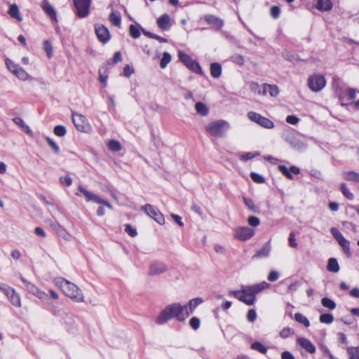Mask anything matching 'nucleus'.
Masks as SVG:
<instances>
[{"label":"nucleus","instance_id":"nucleus-40","mask_svg":"<svg viewBox=\"0 0 359 359\" xmlns=\"http://www.w3.org/2000/svg\"><path fill=\"white\" fill-rule=\"evenodd\" d=\"M340 189L343 194V195L348 200H353L354 198V195L351 192V191L347 187L345 183H341L340 185Z\"/></svg>","mask_w":359,"mask_h":359},{"label":"nucleus","instance_id":"nucleus-6","mask_svg":"<svg viewBox=\"0 0 359 359\" xmlns=\"http://www.w3.org/2000/svg\"><path fill=\"white\" fill-rule=\"evenodd\" d=\"M79 189L80 192L85 196L86 201L93 202L96 204L104 205L105 207L108 208L110 210L113 208L111 203H109L104 198H102L100 196L97 195L91 191H89L82 187H79Z\"/></svg>","mask_w":359,"mask_h":359},{"label":"nucleus","instance_id":"nucleus-63","mask_svg":"<svg viewBox=\"0 0 359 359\" xmlns=\"http://www.w3.org/2000/svg\"><path fill=\"white\" fill-rule=\"evenodd\" d=\"M134 73V69L130 65H126L123 68V75L126 77H130Z\"/></svg>","mask_w":359,"mask_h":359},{"label":"nucleus","instance_id":"nucleus-38","mask_svg":"<svg viewBox=\"0 0 359 359\" xmlns=\"http://www.w3.org/2000/svg\"><path fill=\"white\" fill-rule=\"evenodd\" d=\"M294 334V330L292 328H290L289 327L283 328L279 332V336L282 339H287L290 337L293 336Z\"/></svg>","mask_w":359,"mask_h":359},{"label":"nucleus","instance_id":"nucleus-60","mask_svg":"<svg viewBox=\"0 0 359 359\" xmlns=\"http://www.w3.org/2000/svg\"><path fill=\"white\" fill-rule=\"evenodd\" d=\"M279 278V273L276 271H271L267 277V279L270 282H274L277 280Z\"/></svg>","mask_w":359,"mask_h":359},{"label":"nucleus","instance_id":"nucleus-21","mask_svg":"<svg viewBox=\"0 0 359 359\" xmlns=\"http://www.w3.org/2000/svg\"><path fill=\"white\" fill-rule=\"evenodd\" d=\"M297 343L308 353L312 354L316 352V347L314 344L308 339L300 337L297 339Z\"/></svg>","mask_w":359,"mask_h":359},{"label":"nucleus","instance_id":"nucleus-48","mask_svg":"<svg viewBox=\"0 0 359 359\" xmlns=\"http://www.w3.org/2000/svg\"><path fill=\"white\" fill-rule=\"evenodd\" d=\"M108 147L111 151H118L121 149V145L120 142L114 140L109 142Z\"/></svg>","mask_w":359,"mask_h":359},{"label":"nucleus","instance_id":"nucleus-47","mask_svg":"<svg viewBox=\"0 0 359 359\" xmlns=\"http://www.w3.org/2000/svg\"><path fill=\"white\" fill-rule=\"evenodd\" d=\"M53 133L58 137H64L67 133V130L64 126L58 125L54 128Z\"/></svg>","mask_w":359,"mask_h":359},{"label":"nucleus","instance_id":"nucleus-42","mask_svg":"<svg viewBox=\"0 0 359 359\" xmlns=\"http://www.w3.org/2000/svg\"><path fill=\"white\" fill-rule=\"evenodd\" d=\"M170 61H171L170 54L168 53V52H164L163 53V56H162V58L160 62V67L162 69L165 68L167 67V65H168V63H170Z\"/></svg>","mask_w":359,"mask_h":359},{"label":"nucleus","instance_id":"nucleus-50","mask_svg":"<svg viewBox=\"0 0 359 359\" xmlns=\"http://www.w3.org/2000/svg\"><path fill=\"white\" fill-rule=\"evenodd\" d=\"M178 57L179 60L185 65L187 64L189 60H191V57L184 52L179 50L178 51Z\"/></svg>","mask_w":359,"mask_h":359},{"label":"nucleus","instance_id":"nucleus-53","mask_svg":"<svg viewBox=\"0 0 359 359\" xmlns=\"http://www.w3.org/2000/svg\"><path fill=\"white\" fill-rule=\"evenodd\" d=\"M46 140L48 145L53 149L54 152L56 153V154L59 153V151H60L59 147L55 142V141L52 138H50L49 137H46Z\"/></svg>","mask_w":359,"mask_h":359},{"label":"nucleus","instance_id":"nucleus-18","mask_svg":"<svg viewBox=\"0 0 359 359\" xmlns=\"http://www.w3.org/2000/svg\"><path fill=\"white\" fill-rule=\"evenodd\" d=\"M69 299L74 302H83L84 297L82 291L74 283L69 281Z\"/></svg>","mask_w":359,"mask_h":359},{"label":"nucleus","instance_id":"nucleus-30","mask_svg":"<svg viewBox=\"0 0 359 359\" xmlns=\"http://www.w3.org/2000/svg\"><path fill=\"white\" fill-rule=\"evenodd\" d=\"M327 269L330 272L337 273L339 271V265L337 259L330 258L327 266Z\"/></svg>","mask_w":359,"mask_h":359},{"label":"nucleus","instance_id":"nucleus-33","mask_svg":"<svg viewBox=\"0 0 359 359\" xmlns=\"http://www.w3.org/2000/svg\"><path fill=\"white\" fill-rule=\"evenodd\" d=\"M140 30H142V32H145L143 30L140 26V24H131L130 27V33L132 37L137 39L140 36Z\"/></svg>","mask_w":359,"mask_h":359},{"label":"nucleus","instance_id":"nucleus-61","mask_svg":"<svg viewBox=\"0 0 359 359\" xmlns=\"http://www.w3.org/2000/svg\"><path fill=\"white\" fill-rule=\"evenodd\" d=\"M231 60L238 65H243L244 63V58L243 56L240 55H234L232 56L231 57Z\"/></svg>","mask_w":359,"mask_h":359},{"label":"nucleus","instance_id":"nucleus-9","mask_svg":"<svg viewBox=\"0 0 359 359\" xmlns=\"http://www.w3.org/2000/svg\"><path fill=\"white\" fill-rule=\"evenodd\" d=\"M141 209L151 218L154 219L158 224L163 225L165 224V218L163 214L159 211V210L150 205L147 204L141 207Z\"/></svg>","mask_w":359,"mask_h":359},{"label":"nucleus","instance_id":"nucleus-27","mask_svg":"<svg viewBox=\"0 0 359 359\" xmlns=\"http://www.w3.org/2000/svg\"><path fill=\"white\" fill-rule=\"evenodd\" d=\"M202 302H203V299L201 298L198 297V298L192 299L189 302L187 305L184 306H187V309H185V311H188L189 313V315H190L194 312L195 309L198 305L202 304Z\"/></svg>","mask_w":359,"mask_h":359},{"label":"nucleus","instance_id":"nucleus-32","mask_svg":"<svg viewBox=\"0 0 359 359\" xmlns=\"http://www.w3.org/2000/svg\"><path fill=\"white\" fill-rule=\"evenodd\" d=\"M250 287H251L252 291L255 292V294H257V293L262 291L263 290L269 288L270 287V284L265 281H262L259 283H257V284H255L253 285H250Z\"/></svg>","mask_w":359,"mask_h":359},{"label":"nucleus","instance_id":"nucleus-49","mask_svg":"<svg viewBox=\"0 0 359 359\" xmlns=\"http://www.w3.org/2000/svg\"><path fill=\"white\" fill-rule=\"evenodd\" d=\"M178 57L179 60L185 65L187 64L189 60H191V57L184 52L179 50L178 51Z\"/></svg>","mask_w":359,"mask_h":359},{"label":"nucleus","instance_id":"nucleus-17","mask_svg":"<svg viewBox=\"0 0 359 359\" xmlns=\"http://www.w3.org/2000/svg\"><path fill=\"white\" fill-rule=\"evenodd\" d=\"M95 31L98 40L102 43H106L110 39V33L107 27L103 24H96Z\"/></svg>","mask_w":359,"mask_h":359},{"label":"nucleus","instance_id":"nucleus-35","mask_svg":"<svg viewBox=\"0 0 359 359\" xmlns=\"http://www.w3.org/2000/svg\"><path fill=\"white\" fill-rule=\"evenodd\" d=\"M43 49L46 52L48 58L50 59L53 56V46L49 40H44L43 42Z\"/></svg>","mask_w":359,"mask_h":359},{"label":"nucleus","instance_id":"nucleus-59","mask_svg":"<svg viewBox=\"0 0 359 359\" xmlns=\"http://www.w3.org/2000/svg\"><path fill=\"white\" fill-rule=\"evenodd\" d=\"M257 318V313L255 309H250L247 314V319L249 322H254Z\"/></svg>","mask_w":359,"mask_h":359},{"label":"nucleus","instance_id":"nucleus-41","mask_svg":"<svg viewBox=\"0 0 359 359\" xmlns=\"http://www.w3.org/2000/svg\"><path fill=\"white\" fill-rule=\"evenodd\" d=\"M322 305L330 310H333L336 308L335 302L330 298L324 297L321 300Z\"/></svg>","mask_w":359,"mask_h":359},{"label":"nucleus","instance_id":"nucleus-8","mask_svg":"<svg viewBox=\"0 0 359 359\" xmlns=\"http://www.w3.org/2000/svg\"><path fill=\"white\" fill-rule=\"evenodd\" d=\"M330 233L332 236L337 241L339 245L343 249L344 252L348 257H350L351 256L350 242L344 237L342 233L336 227H332L330 229Z\"/></svg>","mask_w":359,"mask_h":359},{"label":"nucleus","instance_id":"nucleus-10","mask_svg":"<svg viewBox=\"0 0 359 359\" xmlns=\"http://www.w3.org/2000/svg\"><path fill=\"white\" fill-rule=\"evenodd\" d=\"M255 233V230L248 226H238L233 229V237L241 241H248Z\"/></svg>","mask_w":359,"mask_h":359},{"label":"nucleus","instance_id":"nucleus-44","mask_svg":"<svg viewBox=\"0 0 359 359\" xmlns=\"http://www.w3.org/2000/svg\"><path fill=\"white\" fill-rule=\"evenodd\" d=\"M319 320L322 323L330 325L333 323L334 317L331 313H324L320 315Z\"/></svg>","mask_w":359,"mask_h":359},{"label":"nucleus","instance_id":"nucleus-43","mask_svg":"<svg viewBox=\"0 0 359 359\" xmlns=\"http://www.w3.org/2000/svg\"><path fill=\"white\" fill-rule=\"evenodd\" d=\"M110 22H121V15L118 11H112L109 15Z\"/></svg>","mask_w":359,"mask_h":359},{"label":"nucleus","instance_id":"nucleus-29","mask_svg":"<svg viewBox=\"0 0 359 359\" xmlns=\"http://www.w3.org/2000/svg\"><path fill=\"white\" fill-rule=\"evenodd\" d=\"M195 110L196 112L202 116H206L209 114V109L203 102H198L195 104Z\"/></svg>","mask_w":359,"mask_h":359},{"label":"nucleus","instance_id":"nucleus-1","mask_svg":"<svg viewBox=\"0 0 359 359\" xmlns=\"http://www.w3.org/2000/svg\"><path fill=\"white\" fill-rule=\"evenodd\" d=\"M185 309H187V306H183L180 303L170 304L161 311L156 322L158 325H163L173 318L183 322L189 316V311Z\"/></svg>","mask_w":359,"mask_h":359},{"label":"nucleus","instance_id":"nucleus-58","mask_svg":"<svg viewBox=\"0 0 359 359\" xmlns=\"http://www.w3.org/2000/svg\"><path fill=\"white\" fill-rule=\"evenodd\" d=\"M204 20L205 21V22H208V23L222 22V20H220L219 18H217V17H215V15H205Z\"/></svg>","mask_w":359,"mask_h":359},{"label":"nucleus","instance_id":"nucleus-24","mask_svg":"<svg viewBox=\"0 0 359 359\" xmlns=\"http://www.w3.org/2000/svg\"><path fill=\"white\" fill-rule=\"evenodd\" d=\"M185 66L189 69H190L191 71H192L196 74H198L200 75L203 74V72L202 68H201V65H199V63L198 62H196V60H194L193 59L189 60V62L187 64H186Z\"/></svg>","mask_w":359,"mask_h":359},{"label":"nucleus","instance_id":"nucleus-51","mask_svg":"<svg viewBox=\"0 0 359 359\" xmlns=\"http://www.w3.org/2000/svg\"><path fill=\"white\" fill-rule=\"evenodd\" d=\"M201 325V321L198 318L192 317L189 320V325L194 330H196L199 328Z\"/></svg>","mask_w":359,"mask_h":359},{"label":"nucleus","instance_id":"nucleus-5","mask_svg":"<svg viewBox=\"0 0 359 359\" xmlns=\"http://www.w3.org/2000/svg\"><path fill=\"white\" fill-rule=\"evenodd\" d=\"M327 81L325 76L320 74H313L308 78L307 86L314 93L322 90L326 86Z\"/></svg>","mask_w":359,"mask_h":359},{"label":"nucleus","instance_id":"nucleus-57","mask_svg":"<svg viewBox=\"0 0 359 359\" xmlns=\"http://www.w3.org/2000/svg\"><path fill=\"white\" fill-rule=\"evenodd\" d=\"M286 122L291 125H296L299 123V118L294 115H289L286 117Z\"/></svg>","mask_w":359,"mask_h":359},{"label":"nucleus","instance_id":"nucleus-46","mask_svg":"<svg viewBox=\"0 0 359 359\" xmlns=\"http://www.w3.org/2000/svg\"><path fill=\"white\" fill-rule=\"evenodd\" d=\"M270 251H271L270 246L268 245H266L257 252L255 256L258 257H266L269 256Z\"/></svg>","mask_w":359,"mask_h":359},{"label":"nucleus","instance_id":"nucleus-25","mask_svg":"<svg viewBox=\"0 0 359 359\" xmlns=\"http://www.w3.org/2000/svg\"><path fill=\"white\" fill-rule=\"evenodd\" d=\"M315 6L320 11H329L332 8L330 0H315Z\"/></svg>","mask_w":359,"mask_h":359},{"label":"nucleus","instance_id":"nucleus-37","mask_svg":"<svg viewBox=\"0 0 359 359\" xmlns=\"http://www.w3.org/2000/svg\"><path fill=\"white\" fill-rule=\"evenodd\" d=\"M294 320L297 322L303 324L306 327L310 326V322L308 318L300 313H297L294 314Z\"/></svg>","mask_w":359,"mask_h":359},{"label":"nucleus","instance_id":"nucleus-15","mask_svg":"<svg viewBox=\"0 0 359 359\" xmlns=\"http://www.w3.org/2000/svg\"><path fill=\"white\" fill-rule=\"evenodd\" d=\"M285 140L290 144V146L296 150L302 151L306 148L307 144L297 138L292 133L284 134Z\"/></svg>","mask_w":359,"mask_h":359},{"label":"nucleus","instance_id":"nucleus-2","mask_svg":"<svg viewBox=\"0 0 359 359\" xmlns=\"http://www.w3.org/2000/svg\"><path fill=\"white\" fill-rule=\"evenodd\" d=\"M333 86L342 105L348 104L356 97L355 89L346 87L338 78L334 79Z\"/></svg>","mask_w":359,"mask_h":359},{"label":"nucleus","instance_id":"nucleus-16","mask_svg":"<svg viewBox=\"0 0 359 359\" xmlns=\"http://www.w3.org/2000/svg\"><path fill=\"white\" fill-rule=\"evenodd\" d=\"M0 290H1L5 294V295L7 297V298L9 299V301L13 306L17 307L21 306L20 295L18 293H16L15 290L13 288L11 287H0Z\"/></svg>","mask_w":359,"mask_h":359},{"label":"nucleus","instance_id":"nucleus-31","mask_svg":"<svg viewBox=\"0 0 359 359\" xmlns=\"http://www.w3.org/2000/svg\"><path fill=\"white\" fill-rule=\"evenodd\" d=\"M13 121L16 125L19 126L25 133L29 135L32 134V132L29 127L24 122V121L20 117H15L13 119Z\"/></svg>","mask_w":359,"mask_h":359},{"label":"nucleus","instance_id":"nucleus-22","mask_svg":"<svg viewBox=\"0 0 359 359\" xmlns=\"http://www.w3.org/2000/svg\"><path fill=\"white\" fill-rule=\"evenodd\" d=\"M42 8L44 12L48 15L52 20L57 21V15L53 7L50 4L48 0H43L42 2Z\"/></svg>","mask_w":359,"mask_h":359},{"label":"nucleus","instance_id":"nucleus-55","mask_svg":"<svg viewBox=\"0 0 359 359\" xmlns=\"http://www.w3.org/2000/svg\"><path fill=\"white\" fill-rule=\"evenodd\" d=\"M250 177L256 183L264 182V177L257 172H251Z\"/></svg>","mask_w":359,"mask_h":359},{"label":"nucleus","instance_id":"nucleus-26","mask_svg":"<svg viewBox=\"0 0 359 359\" xmlns=\"http://www.w3.org/2000/svg\"><path fill=\"white\" fill-rule=\"evenodd\" d=\"M210 75L214 79H218L222 74V65L218 62H213L210 65Z\"/></svg>","mask_w":359,"mask_h":359},{"label":"nucleus","instance_id":"nucleus-14","mask_svg":"<svg viewBox=\"0 0 359 359\" xmlns=\"http://www.w3.org/2000/svg\"><path fill=\"white\" fill-rule=\"evenodd\" d=\"M20 279L22 281V283L25 284V286L27 290L29 293L35 295L36 297H37L38 298H39L41 299H46L48 295L46 292L39 290L34 284L28 281L25 278H23L22 276H20Z\"/></svg>","mask_w":359,"mask_h":359},{"label":"nucleus","instance_id":"nucleus-11","mask_svg":"<svg viewBox=\"0 0 359 359\" xmlns=\"http://www.w3.org/2000/svg\"><path fill=\"white\" fill-rule=\"evenodd\" d=\"M5 62L7 69L19 79L25 81L28 79V74L18 64L8 58Z\"/></svg>","mask_w":359,"mask_h":359},{"label":"nucleus","instance_id":"nucleus-12","mask_svg":"<svg viewBox=\"0 0 359 359\" xmlns=\"http://www.w3.org/2000/svg\"><path fill=\"white\" fill-rule=\"evenodd\" d=\"M92 0H74L75 13L79 18L86 17L89 14Z\"/></svg>","mask_w":359,"mask_h":359},{"label":"nucleus","instance_id":"nucleus-4","mask_svg":"<svg viewBox=\"0 0 359 359\" xmlns=\"http://www.w3.org/2000/svg\"><path fill=\"white\" fill-rule=\"evenodd\" d=\"M229 128V123L224 120L215 121L205 126V130L208 134L220 137H224Z\"/></svg>","mask_w":359,"mask_h":359},{"label":"nucleus","instance_id":"nucleus-64","mask_svg":"<svg viewBox=\"0 0 359 359\" xmlns=\"http://www.w3.org/2000/svg\"><path fill=\"white\" fill-rule=\"evenodd\" d=\"M280 8L274 6L271 8L270 13L273 18H277L280 15Z\"/></svg>","mask_w":359,"mask_h":359},{"label":"nucleus","instance_id":"nucleus-3","mask_svg":"<svg viewBox=\"0 0 359 359\" xmlns=\"http://www.w3.org/2000/svg\"><path fill=\"white\" fill-rule=\"evenodd\" d=\"M228 294L238 299L248 306L253 305L256 300V294L249 285L242 286L240 290H231Z\"/></svg>","mask_w":359,"mask_h":359},{"label":"nucleus","instance_id":"nucleus-45","mask_svg":"<svg viewBox=\"0 0 359 359\" xmlns=\"http://www.w3.org/2000/svg\"><path fill=\"white\" fill-rule=\"evenodd\" d=\"M243 202L252 212H256L257 211V207L255 205L254 201L251 198L243 197Z\"/></svg>","mask_w":359,"mask_h":359},{"label":"nucleus","instance_id":"nucleus-20","mask_svg":"<svg viewBox=\"0 0 359 359\" xmlns=\"http://www.w3.org/2000/svg\"><path fill=\"white\" fill-rule=\"evenodd\" d=\"M279 170L285 175L288 179L292 180L293 178L292 174L298 175L300 172V169L294 165L291 166L289 169L283 165L278 166Z\"/></svg>","mask_w":359,"mask_h":359},{"label":"nucleus","instance_id":"nucleus-7","mask_svg":"<svg viewBox=\"0 0 359 359\" xmlns=\"http://www.w3.org/2000/svg\"><path fill=\"white\" fill-rule=\"evenodd\" d=\"M247 116L251 121L264 128L272 129L274 128V124L272 121L257 112L249 111L247 114Z\"/></svg>","mask_w":359,"mask_h":359},{"label":"nucleus","instance_id":"nucleus-56","mask_svg":"<svg viewBox=\"0 0 359 359\" xmlns=\"http://www.w3.org/2000/svg\"><path fill=\"white\" fill-rule=\"evenodd\" d=\"M125 231L132 237H135L137 235V232L135 228L133 227L130 224H126L125 227Z\"/></svg>","mask_w":359,"mask_h":359},{"label":"nucleus","instance_id":"nucleus-52","mask_svg":"<svg viewBox=\"0 0 359 359\" xmlns=\"http://www.w3.org/2000/svg\"><path fill=\"white\" fill-rule=\"evenodd\" d=\"M55 283L62 291H65L64 288L67 286V280L62 278H55Z\"/></svg>","mask_w":359,"mask_h":359},{"label":"nucleus","instance_id":"nucleus-36","mask_svg":"<svg viewBox=\"0 0 359 359\" xmlns=\"http://www.w3.org/2000/svg\"><path fill=\"white\" fill-rule=\"evenodd\" d=\"M8 13L11 17L15 18L17 20H22V18L19 13L18 7L16 4H13L10 6Z\"/></svg>","mask_w":359,"mask_h":359},{"label":"nucleus","instance_id":"nucleus-39","mask_svg":"<svg viewBox=\"0 0 359 359\" xmlns=\"http://www.w3.org/2000/svg\"><path fill=\"white\" fill-rule=\"evenodd\" d=\"M346 351L349 359H359V347H347Z\"/></svg>","mask_w":359,"mask_h":359},{"label":"nucleus","instance_id":"nucleus-28","mask_svg":"<svg viewBox=\"0 0 359 359\" xmlns=\"http://www.w3.org/2000/svg\"><path fill=\"white\" fill-rule=\"evenodd\" d=\"M342 176L345 180L359 182V173L355 171L344 172Z\"/></svg>","mask_w":359,"mask_h":359},{"label":"nucleus","instance_id":"nucleus-34","mask_svg":"<svg viewBox=\"0 0 359 359\" xmlns=\"http://www.w3.org/2000/svg\"><path fill=\"white\" fill-rule=\"evenodd\" d=\"M250 348L252 350L257 351L258 352L263 354H266L268 351V348L259 341H255L252 343L250 345Z\"/></svg>","mask_w":359,"mask_h":359},{"label":"nucleus","instance_id":"nucleus-23","mask_svg":"<svg viewBox=\"0 0 359 359\" xmlns=\"http://www.w3.org/2000/svg\"><path fill=\"white\" fill-rule=\"evenodd\" d=\"M279 90L276 86L264 84L263 86L262 93L266 95L269 93L271 97H276L278 95Z\"/></svg>","mask_w":359,"mask_h":359},{"label":"nucleus","instance_id":"nucleus-19","mask_svg":"<svg viewBox=\"0 0 359 359\" xmlns=\"http://www.w3.org/2000/svg\"><path fill=\"white\" fill-rule=\"evenodd\" d=\"M167 266L162 262L155 261L150 264L148 273L150 276H156L165 273Z\"/></svg>","mask_w":359,"mask_h":359},{"label":"nucleus","instance_id":"nucleus-13","mask_svg":"<svg viewBox=\"0 0 359 359\" xmlns=\"http://www.w3.org/2000/svg\"><path fill=\"white\" fill-rule=\"evenodd\" d=\"M72 122L79 131L88 133L90 130L91 128L89 123L81 114L73 113Z\"/></svg>","mask_w":359,"mask_h":359},{"label":"nucleus","instance_id":"nucleus-54","mask_svg":"<svg viewBox=\"0 0 359 359\" xmlns=\"http://www.w3.org/2000/svg\"><path fill=\"white\" fill-rule=\"evenodd\" d=\"M248 223L250 226L256 227L259 225L260 220L255 216H250L248 219Z\"/></svg>","mask_w":359,"mask_h":359},{"label":"nucleus","instance_id":"nucleus-62","mask_svg":"<svg viewBox=\"0 0 359 359\" xmlns=\"http://www.w3.org/2000/svg\"><path fill=\"white\" fill-rule=\"evenodd\" d=\"M257 154H253L252 152H248L240 156V159L242 161H248L255 158L257 156Z\"/></svg>","mask_w":359,"mask_h":359}]
</instances>
